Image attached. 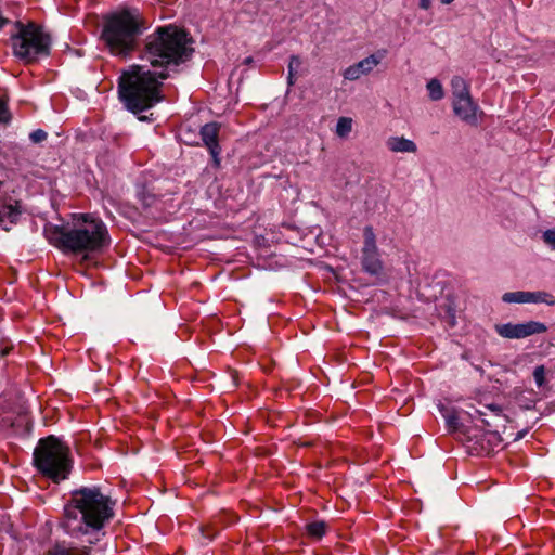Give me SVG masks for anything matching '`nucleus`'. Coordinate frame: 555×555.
Wrapping results in <instances>:
<instances>
[{"mask_svg":"<svg viewBox=\"0 0 555 555\" xmlns=\"http://www.w3.org/2000/svg\"><path fill=\"white\" fill-rule=\"evenodd\" d=\"M189 34L178 26H160L146 36L142 60L155 69L133 65L119 77V96L125 106L134 114L153 107L162 100L159 80L170 76L169 70L188 62L194 49Z\"/></svg>","mask_w":555,"mask_h":555,"instance_id":"nucleus-1","label":"nucleus"},{"mask_svg":"<svg viewBox=\"0 0 555 555\" xmlns=\"http://www.w3.org/2000/svg\"><path fill=\"white\" fill-rule=\"evenodd\" d=\"M44 234L49 242L65 255L88 260L90 255L102 253L111 245L106 224L88 214L74 215L72 221L48 225Z\"/></svg>","mask_w":555,"mask_h":555,"instance_id":"nucleus-2","label":"nucleus"},{"mask_svg":"<svg viewBox=\"0 0 555 555\" xmlns=\"http://www.w3.org/2000/svg\"><path fill=\"white\" fill-rule=\"evenodd\" d=\"M114 505L99 487L73 490L64 505L62 528L72 537L98 532L114 517Z\"/></svg>","mask_w":555,"mask_h":555,"instance_id":"nucleus-3","label":"nucleus"},{"mask_svg":"<svg viewBox=\"0 0 555 555\" xmlns=\"http://www.w3.org/2000/svg\"><path fill=\"white\" fill-rule=\"evenodd\" d=\"M145 29L139 11L125 9L104 16L100 39L112 55L126 59L137 50Z\"/></svg>","mask_w":555,"mask_h":555,"instance_id":"nucleus-4","label":"nucleus"},{"mask_svg":"<svg viewBox=\"0 0 555 555\" xmlns=\"http://www.w3.org/2000/svg\"><path fill=\"white\" fill-rule=\"evenodd\" d=\"M33 461L37 470L54 482L67 479L73 466L69 447L52 435L38 441Z\"/></svg>","mask_w":555,"mask_h":555,"instance_id":"nucleus-5","label":"nucleus"},{"mask_svg":"<svg viewBox=\"0 0 555 555\" xmlns=\"http://www.w3.org/2000/svg\"><path fill=\"white\" fill-rule=\"evenodd\" d=\"M51 43V36L40 25L34 22L14 24V31L11 35L13 54L25 63L48 56Z\"/></svg>","mask_w":555,"mask_h":555,"instance_id":"nucleus-6","label":"nucleus"},{"mask_svg":"<svg viewBox=\"0 0 555 555\" xmlns=\"http://www.w3.org/2000/svg\"><path fill=\"white\" fill-rule=\"evenodd\" d=\"M361 264L371 275H378L383 271V261L376 244V235L372 225L363 229V246L361 250Z\"/></svg>","mask_w":555,"mask_h":555,"instance_id":"nucleus-7","label":"nucleus"},{"mask_svg":"<svg viewBox=\"0 0 555 555\" xmlns=\"http://www.w3.org/2000/svg\"><path fill=\"white\" fill-rule=\"evenodd\" d=\"M494 330L503 338L522 339L532 335L546 333L547 326L542 322L531 320L525 323L517 324H495Z\"/></svg>","mask_w":555,"mask_h":555,"instance_id":"nucleus-8","label":"nucleus"},{"mask_svg":"<svg viewBox=\"0 0 555 555\" xmlns=\"http://www.w3.org/2000/svg\"><path fill=\"white\" fill-rule=\"evenodd\" d=\"M492 440H498L496 433L474 430L466 438V449L470 455L486 456L493 452Z\"/></svg>","mask_w":555,"mask_h":555,"instance_id":"nucleus-9","label":"nucleus"},{"mask_svg":"<svg viewBox=\"0 0 555 555\" xmlns=\"http://www.w3.org/2000/svg\"><path fill=\"white\" fill-rule=\"evenodd\" d=\"M502 300L506 304H545L547 306H555V296L544 291L507 292L503 294Z\"/></svg>","mask_w":555,"mask_h":555,"instance_id":"nucleus-10","label":"nucleus"},{"mask_svg":"<svg viewBox=\"0 0 555 555\" xmlns=\"http://www.w3.org/2000/svg\"><path fill=\"white\" fill-rule=\"evenodd\" d=\"M452 107L454 114L469 126H478V116L483 112L478 104L474 102L472 95H466L452 100Z\"/></svg>","mask_w":555,"mask_h":555,"instance_id":"nucleus-11","label":"nucleus"},{"mask_svg":"<svg viewBox=\"0 0 555 555\" xmlns=\"http://www.w3.org/2000/svg\"><path fill=\"white\" fill-rule=\"evenodd\" d=\"M201 138L208 149L215 166L220 165L219 154L221 152V147L219 145V124L217 122H208L201 128Z\"/></svg>","mask_w":555,"mask_h":555,"instance_id":"nucleus-12","label":"nucleus"},{"mask_svg":"<svg viewBox=\"0 0 555 555\" xmlns=\"http://www.w3.org/2000/svg\"><path fill=\"white\" fill-rule=\"evenodd\" d=\"M46 555H91V548L88 546H73L64 542H56L51 545Z\"/></svg>","mask_w":555,"mask_h":555,"instance_id":"nucleus-13","label":"nucleus"},{"mask_svg":"<svg viewBox=\"0 0 555 555\" xmlns=\"http://www.w3.org/2000/svg\"><path fill=\"white\" fill-rule=\"evenodd\" d=\"M386 146L393 153H416L417 145L414 141L404 137H390L386 141Z\"/></svg>","mask_w":555,"mask_h":555,"instance_id":"nucleus-14","label":"nucleus"},{"mask_svg":"<svg viewBox=\"0 0 555 555\" xmlns=\"http://www.w3.org/2000/svg\"><path fill=\"white\" fill-rule=\"evenodd\" d=\"M386 53V50H378L376 53L371 54L367 57L356 63L361 75L370 74L374 69V67H376L382 62Z\"/></svg>","mask_w":555,"mask_h":555,"instance_id":"nucleus-15","label":"nucleus"},{"mask_svg":"<svg viewBox=\"0 0 555 555\" xmlns=\"http://www.w3.org/2000/svg\"><path fill=\"white\" fill-rule=\"evenodd\" d=\"M452 100L470 94L469 83L461 76L451 79Z\"/></svg>","mask_w":555,"mask_h":555,"instance_id":"nucleus-16","label":"nucleus"},{"mask_svg":"<svg viewBox=\"0 0 555 555\" xmlns=\"http://www.w3.org/2000/svg\"><path fill=\"white\" fill-rule=\"evenodd\" d=\"M326 529L327 525L322 520L312 521L306 525L307 533L314 539H321L325 534Z\"/></svg>","mask_w":555,"mask_h":555,"instance_id":"nucleus-17","label":"nucleus"},{"mask_svg":"<svg viewBox=\"0 0 555 555\" xmlns=\"http://www.w3.org/2000/svg\"><path fill=\"white\" fill-rule=\"evenodd\" d=\"M440 413L442 414L446 423L450 429H457L459 427V416L456 411L453 408L440 406Z\"/></svg>","mask_w":555,"mask_h":555,"instance_id":"nucleus-18","label":"nucleus"},{"mask_svg":"<svg viewBox=\"0 0 555 555\" xmlns=\"http://www.w3.org/2000/svg\"><path fill=\"white\" fill-rule=\"evenodd\" d=\"M426 87L428 90L429 98L433 101H439L444 96L442 85L438 79L434 78L429 80Z\"/></svg>","mask_w":555,"mask_h":555,"instance_id":"nucleus-19","label":"nucleus"},{"mask_svg":"<svg viewBox=\"0 0 555 555\" xmlns=\"http://www.w3.org/2000/svg\"><path fill=\"white\" fill-rule=\"evenodd\" d=\"M352 130V119L350 117H339L336 124V134L339 138H347Z\"/></svg>","mask_w":555,"mask_h":555,"instance_id":"nucleus-20","label":"nucleus"},{"mask_svg":"<svg viewBox=\"0 0 555 555\" xmlns=\"http://www.w3.org/2000/svg\"><path fill=\"white\" fill-rule=\"evenodd\" d=\"M545 375H546V370H545L544 365L535 366V369L533 371V378H534V382H535L538 388H543L545 386V384H546Z\"/></svg>","mask_w":555,"mask_h":555,"instance_id":"nucleus-21","label":"nucleus"},{"mask_svg":"<svg viewBox=\"0 0 555 555\" xmlns=\"http://www.w3.org/2000/svg\"><path fill=\"white\" fill-rule=\"evenodd\" d=\"M343 76L346 80H350V81H353V80H357L359 79L362 75L357 66V64H352L350 66H348L344 72H343Z\"/></svg>","mask_w":555,"mask_h":555,"instance_id":"nucleus-22","label":"nucleus"},{"mask_svg":"<svg viewBox=\"0 0 555 555\" xmlns=\"http://www.w3.org/2000/svg\"><path fill=\"white\" fill-rule=\"evenodd\" d=\"M302 62L301 59L298 55H291L289 62H288V74H296L298 75V69L301 66Z\"/></svg>","mask_w":555,"mask_h":555,"instance_id":"nucleus-23","label":"nucleus"},{"mask_svg":"<svg viewBox=\"0 0 555 555\" xmlns=\"http://www.w3.org/2000/svg\"><path fill=\"white\" fill-rule=\"evenodd\" d=\"M48 134L41 129H37L29 134V139L33 143H40L47 139Z\"/></svg>","mask_w":555,"mask_h":555,"instance_id":"nucleus-24","label":"nucleus"},{"mask_svg":"<svg viewBox=\"0 0 555 555\" xmlns=\"http://www.w3.org/2000/svg\"><path fill=\"white\" fill-rule=\"evenodd\" d=\"M10 120V114L4 102L0 101V124L8 122Z\"/></svg>","mask_w":555,"mask_h":555,"instance_id":"nucleus-25","label":"nucleus"},{"mask_svg":"<svg viewBox=\"0 0 555 555\" xmlns=\"http://www.w3.org/2000/svg\"><path fill=\"white\" fill-rule=\"evenodd\" d=\"M543 240L546 244L555 248V230H547L543 234Z\"/></svg>","mask_w":555,"mask_h":555,"instance_id":"nucleus-26","label":"nucleus"},{"mask_svg":"<svg viewBox=\"0 0 555 555\" xmlns=\"http://www.w3.org/2000/svg\"><path fill=\"white\" fill-rule=\"evenodd\" d=\"M141 201L144 206H152L156 202V197L152 194H145L144 192L141 194Z\"/></svg>","mask_w":555,"mask_h":555,"instance_id":"nucleus-27","label":"nucleus"},{"mask_svg":"<svg viewBox=\"0 0 555 555\" xmlns=\"http://www.w3.org/2000/svg\"><path fill=\"white\" fill-rule=\"evenodd\" d=\"M486 415H487V413H486L485 411H482V410H477V409H476V410H475V414H473L472 416H478V417H480V418H481V421H482V423H483L487 427H492V426H493V424H492L490 421H488V420L483 418V416H486Z\"/></svg>","mask_w":555,"mask_h":555,"instance_id":"nucleus-28","label":"nucleus"},{"mask_svg":"<svg viewBox=\"0 0 555 555\" xmlns=\"http://www.w3.org/2000/svg\"><path fill=\"white\" fill-rule=\"evenodd\" d=\"M486 409L490 410L495 417H500L502 414V409L496 404L487 405Z\"/></svg>","mask_w":555,"mask_h":555,"instance_id":"nucleus-29","label":"nucleus"},{"mask_svg":"<svg viewBox=\"0 0 555 555\" xmlns=\"http://www.w3.org/2000/svg\"><path fill=\"white\" fill-rule=\"evenodd\" d=\"M431 7V0H420V8L428 10Z\"/></svg>","mask_w":555,"mask_h":555,"instance_id":"nucleus-30","label":"nucleus"},{"mask_svg":"<svg viewBox=\"0 0 555 555\" xmlns=\"http://www.w3.org/2000/svg\"><path fill=\"white\" fill-rule=\"evenodd\" d=\"M297 77H298V75H296V74H292V75L288 74L287 75V83H288V86H293L296 82Z\"/></svg>","mask_w":555,"mask_h":555,"instance_id":"nucleus-31","label":"nucleus"},{"mask_svg":"<svg viewBox=\"0 0 555 555\" xmlns=\"http://www.w3.org/2000/svg\"><path fill=\"white\" fill-rule=\"evenodd\" d=\"M8 352H9V349H8V348H2V347H0V356H1V357H4L5 354H8Z\"/></svg>","mask_w":555,"mask_h":555,"instance_id":"nucleus-32","label":"nucleus"},{"mask_svg":"<svg viewBox=\"0 0 555 555\" xmlns=\"http://www.w3.org/2000/svg\"><path fill=\"white\" fill-rule=\"evenodd\" d=\"M525 435H526V431H519V433L517 434L516 440H519V439L524 438V437H525Z\"/></svg>","mask_w":555,"mask_h":555,"instance_id":"nucleus-33","label":"nucleus"},{"mask_svg":"<svg viewBox=\"0 0 555 555\" xmlns=\"http://www.w3.org/2000/svg\"><path fill=\"white\" fill-rule=\"evenodd\" d=\"M139 120L144 121V120H150V118L147 116L143 115V116L139 117Z\"/></svg>","mask_w":555,"mask_h":555,"instance_id":"nucleus-34","label":"nucleus"},{"mask_svg":"<svg viewBox=\"0 0 555 555\" xmlns=\"http://www.w3.org/2000/svg\"><path fill=\"white\" fill-rule=\"evenodd\" d=\"M442 3L444 4H450L452 3L454 0H440Z\"/></svg>","mask_w":555,"mask_h":555,"instance_id":"nucleus-35","label":"nucleus"},{"mask_svg":"<svg viewBox=\"0 0 555 555\" xmlns=\"http://www.w3.org/2000/svg\"><path fill=\"white\" fill-rule=\"evenodd\" d=\"M251 61H253V59H251V57H247V59L245 60V62H246V63H250Z\"/></svg>","mask_w":555,"mask_h":555,"instance_id":"nucleus-36","label":"nucleus"}]
</instances>
